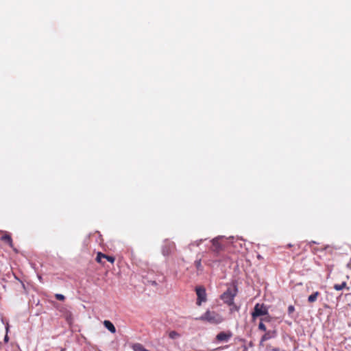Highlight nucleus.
<instances>
[{"instance_id": "f257e3e1", "label": "nucleus", "mask_w": 351, "mask_h": 351, "mask_svg": "<svg viewBox=\"0 0 351 351\" xmlns=\"http://www.w3.org/2000/svg\"><path fill=\"white\" fill-rule=\"evenodd\" d=\"M195 320L207 322L212 324H219L223 321V318L219 313L207 310L202 315L196 317Z\"/></svg>"}, {"instance_id": "f03ea898", "label": "nucleus", "mask_w": 351, "mask_h": 351, "mask_svg": "<svg viewBox=\"0 0 351 351\" xmlns=\"http://www.w3.org/2000/svg\"><path fill=\"white\" fill-rule=\"evenodd\" d=\"M237 294V288H228L227 290L221 295V299L227 305L233 304L234 299Z\"/></svg>"}, {"instance_id": "7ed1b4c3", "label": "nucleus", "mask_w": 351, "mask_h": 351, "mask_svg": "<svg viewBox=\"0 0 351 351\" xmlns=\"http://www.w3.org/2000/svg\"><path fill=\"white\" fill-rule=\"evenodd\" d=\"M268 308L264 304L257 303L254 307V311L252 313V320L254 321L260 316L267 315Z\"/></svg>"}, {"instance_id": "20e7f679", "label": "nucleus", "mask_w": 351, "mask_h": 351, "mask_svg": "<svg viewBox=\"0 0 351 351\" xmlns=\"http://www.w3.org/2000/svg\"><path fill=\"white\" fill-rule=\"evenodd\" d=\"M176 250V246L174 242L171 241H166L162 246V252L164 256H169L173 254Z\"/></svg>"}, {"instance_id": "39448f33", "label": "nucleus", "mask_w": 351, "mask_h": 351, "mask_svg": "<svg viewBox=\"0 0 351 351\" xmlns=\"http://www.w3.org/2000/svg\"><path fill=\"white\" fill-rule=\"evenodd\" d=\"M196 294L197 296L196 304L197 306H201L202 302L207 300L206 289L204 287H197L195 289Z\"/></svg>"}, {"instance_id": "423d86ee", "label": "nucleus", "mask_w": 351, "mask_h": 351, "mask_svg": "<svg viewBox=\"0 0 351 351\" xmlns=\"http://www.w3.org/2000/svg\"><path fill=\"white\" fill-rule=\"evenodd\" d=\"M232 336V333L230 331L220 332L217 335L215 339L218 342H228Z\"/></svg>"}, {"instance_id": "0eeeda50", "label": "nucleus", "mask_w": 351, "mask_h": 351, "mask_svg": "<svg viewBox=\"0 0 351 351\" xmlns=\"http://www.w3.org/2000/svg\"><path fill=\"white\" fill-rule=\"evenodd\" d=\"M265 333L262 336L260 341V346H263V343L269 339H273L276 336V330L265 331Z\"/></svg>"}, {"instance_id": "6e6552de", "label": "nucleus", "mask_w": 351, "mask_h": 351, "mask_svg": "<svg viewBox=\"0 0 351 351\" xmlns=\"http://www.w3.org/2000/svg\"><path fill=\"white\" fill-rule=\"evenodd\" d=\"M223 250L222 245L219 243L218 238H215L212 240L211 250L215 254L219 253Z\"/></svg>"}, {"instance_id": "1a4fd4ad", "label": "nucleus", "mask_w": 351, "mask_h": 351, "mask_svg": "<svg viewBox=\"0 0 351 351\" xmlns=\"http://www.w3.org/2000/svg\"><path fill=\"white\" fill-rule=\"evenodd\" d=\"M1 240L7 243L11 248H12L16 252H17V250L14 247L12 239L9 233L5 232L1 237Z\"/></svg>"}, {"instance_id": "9d476101", "label": "nucleus", "mask_w": 351, "mask_h": 351, "mask_svg": "<svg viewBox=\"0 0 351 351\" xmlns=\"http://www.w3.org/2000/svg\"><path fill=\"white\" fill-rule=\"evenodd\" d=\"M104 324L105 327L111 332L114 333L116 332V328L114 326L110 321L105 320Z\"/></svg>"}, {"instance_id": "9b49d317", "label": "nucleus", "mask_w": 351, "mask_h": 351, "mask_svg": "<svg viewBox=\"0 0 351 351\" xmlns=\"http://www.w3.org/2000/svg\"><path fill=\"white\" fill-rule=\"evenodd\" d=\"M320 295V293L319 291H315L313 294L310 295L308 298V302L310 303H313L315 302L318 298V296Z\"/></svg>"}, {"instance_id": "f8f14e48", "label": "nucleus", "mask_w": 351, "mask_h": 351, "mask_svg": "<svg viewBox=\"0 0 351 351\" xmlns=\"http://www.w3.org/2000/svg\"><path fill=\"white\" fill-rule=\"evenodd\" d=\"M133 350L134 351H149L147 350L143 345L141 343H135L133 346Z\"/></svg>"}, {"instance_id": "ddd939ff", "label": "nucleus", "mask_w": 351, "mask_h": 351, "mask_svg": "<svg viewBox=\"0 0 351 351\" xmlns=\"http://www.w3.org/2000/svg\"><path fill=\"white\" fill-rule=\"evenodd\" d=\"M347 284L346 282H343L341 284H336L334 285V289L337 291L342 290L344 288H346Z\"/></svg>"}, {"instance_id": "4468645a", "label": "nucleus", "mask_w": 351, "mask_h": 351, "mask_svg": "<svg viewBox=\"0 0 351 351\" xmlns=\"http://www.w3.org/2000/svg\"><path fill=\"white\" fill-rule=\"evenodd\" d=\"M230 308V313H233L234 311H239V307L234 303V302H233V304H231V305H228Z\"/></svg>"}, {"instance_id": "2eb2a0df", "label": "nucleus", "mask_w": 351, "mask_h": 351, "mask_svg": "<svg viewBox=\"0 0 351 351\" xmlns=\"http://www.w3.org/2000/svg\"><path fill=\"white\" fill-rule=\"evenodd\" d=\"M169 338L174 339L179 337L180 335L176 331L173 330L169 333Z\"/></svg>"}, {"instance_id": "dca6fc26", "label": "nucleus", "mask_w": 351, "mask_h": 351, "mask_svg": "<svg viewBox=\"0 0 351 351\" xmlns=\"http://www.w3.org/2000/svg\"><path fill=\"white\" fill-rule=\"evenodd\" d=\"M103 256H104V254H103L101 252H98L97 254L96 261L97 263H99L103 264V263L101 261V259L103 258Z\"/></svg>"}, {"instance_id": "f3484780", "label": "nucleus", "mask_w": 351, "mask_h": 351, "mask_svg": "<svg viewBox=\"0 0 351 351\" xmlns=\"http://www.w3.org/2000/svg\"><path fill=\"white\" fill-rule=\"evenodd\" d=\"M103 258L106 259L108 261L110 262L111 263H114L115 258L114 256H108L106 254H104V256H103Z\"/></svg>"}, {"instance_id": "a211bd4d", "label": "nucleus", "mask_w": 351, "mask_h": 351, "mask_svg": "<svg viewBox=\"0 0 351 351\" xmlns=\"http://www.w3.org/2000/svg\"><path fill=\"white\" fill-rule=\"evenodd\" d=\"M265 317H262L261 318V321L262 322H270L272 319L271 317L269 315V313L267 314V315H264Z\"/></svg>"}, {"instance_id": "6ab92c4d", "label": "nucleus", "mask_w": 351, "mask_h": 351, "mask_svg": "<svg viewBox=\"0 0 351 351\" xmlns=\"http://www.w3.org/2000/svg\"><path fill=\"white\" fill-rule=\"evenodd\" d=\"M55 298L58 300H60V301H64L65 300V297L64 295H63L62 294H60V293H56L55 295Z\"/></svg>"}, {"instance_id": "aec40b11", "label": "nucleus", "mask_w": 351, "mask_h": 351, "mask_svg": "<svg viewBox=\"0 0 351 351\" xmlns=\"http://www.w3.org/2000/svg\"><path fill=\"white\" fill-rule=\"evenodd\" d=\"M258 329L264 332L267 330L265 325L261 321L258 324Z\"/></svg>"}, {"instance_id": "412c9836", "label": "nucleus", "mask_w": 351, "mask_h": 351, "mask_svg": "<svg viewBox=\"0 0 351 351\" xmlns=\"http://www.w3.org/2000/svg\"><path fill=\"white\" fill-rule=\"evenodd\" d=\"M195 265L197 269H200L202 268L201 259L195 261Z\"/></svg>"}, {"instance_id": "4be33fe9", "label": "nucleus", "mask_w": 351, "mask_h": 351, "mask_svg": "<svg viewBox=\"0 0 351 351\" xmlns=\"http://www.w3.org/2000/svg\"><path fill=\"white\" fill-rule=\"evenodd\" d=\"M287 311L288 314L291 315L295 311V307L293 305H289Z\"/></svg>"}, {"instance_id": "5701e85b", "label": "nucleus", "mask_w": 351, "mask_h": 351, "mask_svg": "<svg viewBox=\"0 0 351 351\" xmlns=\"http://www.w3.org/2000/svg\"><path fill=\"white\" fill-rule=\"evenodd\" d=\"M201 241H202V240H200L199 241H195L194 243H192V245L198 246L199 245V243H201Z\"/></svg>"}, {"instance_id": "b1692460", "label": "nucleus", "mask_w": 351, "mask_h": 351, "mask_svg": "<svg viewBox=\"0 0 351 351\" xmlns=\"http://www.w3.org/2000/svg\"><path fill=\"white\" fill-rule=\"evenodd\" d=\"M4 341H5V342H8V335H5V337H4Z\"/></svg>"}, {"instance_id": "393cba45", "label": "nucleus", "mask_w": 351, "mask_h": 351, "mask_svg": "<svg viewBox=\"0 0 351 351\" xmlns=\"http://www.w3.org/2000/svg\"><path fill=\"white\" fill-rule=\"evenodd\" d=\"M292 246H293V245H292L291 244H290V243L287 245V247H292Z\"/></svg>"}, {"instance_id": "a878e982", "label": "nucleus", "mask_w": 351, "mask_h": 351, "mask_svg": "<svg viewBox=\"0 0 351 351\" xmlns=\"http://www.w3.org/2000/svg\"><path fill=\"white\" fill-rule=\"evenodd\" d=\"M61 351H65V349L64 348H62Z\"/></svg>"}]
</instances>
